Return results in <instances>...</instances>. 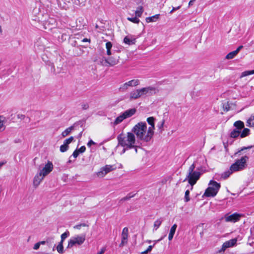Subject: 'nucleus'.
Here are the masks:
<instances>
[{"mask_svg":"<svg viewBox=\"0 0 254 254\" xmlns=\"http://www.w3.org/2000/svg\"><path fill=\"white\" fill-rule=\"evenodd\" d=\"M195 168V165L194 163H193L190 166L186 178L184 180V182L188 181L189 184L191 186V190L192 189L193 185L196 183L201 176L200 172L194 171Z\"/></svg>","mask_w":254,"mask_h":254,"instance_id":"obj_3","label":"nucleus"},{"mask_svg":"<svg viewBox=\"0 0 254 254\" xmlns=\"http://www.w3.org/2000/svg\"><path fill=\"white\" fill-rule=\"evenodd\" d=\"M95 144V142H94L92 140H90L89 141V142H88L87 143V146L88 147H90L91 146V145H93V144Z\"/></svg>","mask_w":254,"mask_h":254,"instance_id":"obj_45","label":"nucleus"},{"mask_svg":"<svg viewBox=\"0 0 254 254\" xmlns=\"http://www.w3.org/2000/svg\"><path fill=\"white\" fill-rule=\"evenodd\" d=\"M159 17V14H156L151 17H148L146 18V21L147 23L154 22Z\"/></svg>","mask_w":254,"mask_h":254,"instance_id":"obj_26","label":"nucleus"},{"mask_svg":"<svg viewBox=\"0 0 254 254\" xmlns=\"http://www.w3.org/2000/svg\"><path fill=\"white\" fill-rule=\"evenodd\" d=\"M230 136L231 137L236 138L240 136V130H238L237 129H234L230 133Z\"/></svg>","mask_w":254,"mask_h":254,"instance_id":"obj_28","label":"nucleus"},{"mask_svg":"<svg viewBox=\"0 0 254 254\" xmlns=\"http://www.w3.org/2000/svg\"><path fill=\"white\" fill-rule=\"evenodd\" d=\"M181 7V6H178V7H173L172 9L170 11V13H172L173 11H174L176 10L180 9Z\"/></svg>","mask_w":254,"mask_h":254,"instance_id":"obj_47","label":"nucleus"},{"mask_svg":"<svg viewBox=\"0 0 254 254\" xmlns=\"http://www.w3.org/2000/svg\"><path fill=\"white\" fill-rule=\"evenodd\" d=\"M74 126H72L66 129H65L62 133V135L63 137H64L66 136H67L71 132V131L74 129Z\"/></svg>","mask_w":254,"mask_h":254,"instance_id":"obj_24","label":"nucleus"},{"mask_svg":"<svg viewBox=\"0 0 254 254\" xmlns=\"http://www.w3.org/2000/svg\"><path fill=\"white\" fill-rule=\"evenodd\" d=\"M189 194H190V190H188L185 192V200L186 202H188L190 200V198L189 197Z\"/></svg>","mask_w":254,"mask_h":254,"instance_id":"obj_41","label":"nucleus"},{"mask_svg":"<svg viewBox=\"0 0 254 254\" xmlns=\"http://www.w3.org/2000/svg\"><path fill=\"white\" fill-rule=\"evenodd\" d=\"M243 216L241 214L234 213L231 215L226 214L224 216L225 221L227 222L235 223L240 220Z\"/></svg>","mask_w":254,"mask_h":254,"instance_id":"obj_11","label":"nucleus"},{"mask_svg":"<svg viewBox=\"0 0 254 254\" xmlns=\"http://www.w3.org/2000/svg\"><path fill=\"white\" fill-rule=\"evenodd\" d=\"M124 42L128 45H133L136 42V38L133 35H128L124 38Z\"/></svg>","mask_w":254,"mask_h":254,"instance_id":"obj_16","label":"nucleus"},{"mask_svg":"<svg viewBox=\"0 0 254 254\" xmlns=\"http://www.w3.org/2000/svg\"><path fill=\"white\" fill-rule=\"evenodd\" d=\"M127 19L131 21L134 23H138L140 22V20L137 17L135 16L134 17H127Z\"/></svg>","mask_w":254,"mask_h":254,"instance_id":"obj_36","label":"nucleus"},{"mask_svg":"<svg viewBox=\"0 0 254 254\" xmlns=\"http://www.w3.org/2000/svg\"><path fill=\"white\" fill-rule=\"evenodd\" d=\"M237 242V239L236 238L233 239L225 242L222 245L221 250H219V252H224L227 248H231L235 246Z\"/></svg>","mask_w":254,"mask_h":254,"instance_id":"obj_13","label":"nucleus"},{"mask_svg":"<svg viewBox=\"0 0 254 254\" xmlns=\"http://www.w3.org/2000/svg\"><path fill=\"white\" fill-rule=\"evenodd\" d=\"M69 236V232L68 231H65L62 234L61 242L64 243V240Z\"/></svg>","mask_w":254,"mask_h":254,"instance_id":"obj_35","label":"nucleus"},{"mask_svg":"<svg viewBox=\"0 0 254 254\" xmlns=\"http://www.w3.org/2000/svg\"><path fill=\"white\" fill-rule=\"evenodd\" d=\"M53 168V163L50 161H48L42 169L39 170V172L43 175V176L45 177L52 171Z\"/></svg>","mask_w":254,"mask_h":254,"instance_id":"obj_12","label":"nucleus"},{"mask_svg":"<svg viewBox=\"0 0 254 254\" xmlns=\"http://www.w3.org/2000/svg\"><path fill=\"white\" fill-rule=\"evenodd\" d=\"M39 243H40V245H45L46 244V241H41V242H38Z\"/></svg>","mask_w":254,"mask_h":254,"instance_id":"obj_57","label":"nucleus"},{"mask_svg":"<svg viewBox=\"0 0 254 254\" xmlns=\"http://www.w3.org/2000/svg\"><path fill=\"white\" fill-rule=\"evenodd\" d=\"M106 48L107 49V54L108 56L111 55V49L112 48V44L111 42H107L106 44Z\"/></svg>","mask_w":254,"mask_h":254,"instance_id":"obj_30","label":"nucleus"},{"mask_svg":"<svg viewBox=\"0 0 254 254\" xmlns=\"http://www.w3.org/2000/svg\"><path fill=\"white\" fill-rule=\"evenodd\" d=\"M82 109H84V110H86L87 109H88V105L87 104H83L82 105Z\"/></svg>","mask_w":254,"mask_h":254,"instance_id":"obj_51","label":"nucleus"},{"mask_svg":"<svg viewBox=\"0 0 254 254\" xmlns=\"http://www.w3.org/2000/svg\"><path fill=\"white\" fill-rule=\"evenodd\" d=\"M243 48V46H240L237 49L235 50V52L238 54L240 51Z\"/></svg>","mask_w":254,"mask_h":254,"instance_id":"obj_48","label":"nucleus"},{"mask_svg":"<svg viewBox=\"0 0 254 254\" xmlns=\"http://www.w3.org/2000/svg\"><path fill=\"white\" fill-rule=\"evenodd\" d=\"M6 161H2V162H0V169L1 168V167L3 165H4L5 164H6Z\"/></svg>","mask_w":254,"mask_h":254,"instance_id":"obj_54","label":"nucleus"},{"mask_svg":"<svg viewBox=\"0 0 254 254\" xmlns=\"http://www.w3.org/2000/svg\"><path fill=\"white\" fill-rule=\"evenodd\" d=\"M117 167L115 165H106L100 168L96 174L98 177L103 178L108 173L116 170Z\"/></svg>","mask_w":254,"mask_h":254,"instance_id":"obj_9","label":"nucleus"},{"mask_svg":"<svg viewBox=\"0 0 254 254\" xmlns=\"http://www.w3.org/2000/svg\"><path fill=\"white\" fill-rule=\"evenodd\" d=\"M247 126L254 128V114L252 115L247 121Z\"/></svg>","mask_w":254,"mask_h":254,"instance_id":"obj_23","label":"nucleus"},{"mask_svg":"<svg viewBox=\"0 0 254 254\" xmlns=\"http://www.w3.org/2000/svg\"><path fill=\"white\" fill-rule=\"evenodd\" d=\"M177 228V225L176 224H174L170 228L169 236H168V240L171 241L172 240L174 235L175 233Z\"/></svg>","mask_w":254,"mask_h":254,"instance_id":"obj_18","label":"nucleus"},{"mask_svg":"<svg viewBox=\"0 0 254 254\" xmlns=\"http://www.w3.org/2000/svg\"><path fill=\"white\" fill-rule=\"evenodd\" d=\"M153 247V246H149L148 248L147 249V251H149V252H150L151 251L152 248Z\"/></svg>","mask_w":254,"mask_h":254,"instance_id":"obj_53","label":"nucleus"},{"mask_svg":"<svg viewBox=\"0 0 254 254\" xmlns=\"http://www.w3.org/2000/svg\"><path fill=\"white\" fill-rule=\"evenodd\" d=\"M88 225L85 223H81L76 225L73 227L74 229H80L82 227H88Z\"/></svg>","mask_w":254,"mask_h":254,"instance_id":"obj_40","label":"nucleus"},{"mask_svg":"<svg viewBox=\"0 0 254 254\" xmlns=\"http://www.w3.org/2000/svg\"><path fill=\"white\" fill-rule=\"evenodd\" d=\"M80 153L79 152V151H78L77 149H76L74 151V152H73L72 153V156L74 157V158H76L78 155H79V154Z\"/></svg>","mask_w":254,"mask_h":254,"instance_id":"obj_42","label":"nucleus"},{"mask_svg":"<svg viewBox=\"0 0 254 254\" xmlns=\"http://www.w3.org/2000/svg\"><path fill=\"white\" fill-rule=\"evenodd\" d=\"M234 127H236L235 129L241 130L242 129L244 128V123L241 121H238L235 122L234 124Z\"/></svg>","mask_w":254,"mask_h":254,"instance_id":"obj_21","label":"nucleus"},{"mask_svg":"<svg viewBox=\"0 0 254 254\" xmlns=\"http://www.w3.org/2000/svg\"><path fill=\"white\" fill-rule=\"evenodd\" d=\"M227 106H229L228 104L223 105V108H225L227 111H228L229 110V107H227Z\"/></svg>","mask_w":254,"mask_h":254,"instance_id":"obj_50","label":"nucleus"},{"mask_svg":"<svg viewBox=\"0 0 254 254\" xmlns=\"http://www.w3.org/2000/svg\"><path fill=\"white\" fill-rule=\"evenodd\" d=\"M143 12V7L142 6H139L137 8L135 11V16L140 17L142 15Z\"/></svg>","mask_w":254,"mask_h":254,"instance_id":"obj_29","label":"nucleus"},{"mask_svg":"<svg viewBox=\"0 0 254 254\" xmlns=\"http://www.w3.org/2000/svg\"><path fill=\"white\" fill-rule=\"evenodd\" d=\"M137 138L144 142H149L152 138L154 131H151V128L147 127L145 122H139L135 125L131 129Z\"/></svg>","mask_w":254,"mask_h":254,"instance_id":"obj_1","label":"nucleus"},{"mask_svg":"<svg viewBox=\"0 0 254 254\" xmlns=\"http://www.w3.org/2000/svg\"><path fill=\"white\" fill-rule=\"evenodd\" d=\"M140 98V95L138 89H135L132 90L129 93V99L130 100H135Z\"/></svg>","mask_w":254,"mask_h":254,"instance_id":"obj_17","label":"nucleus"},{"mask_svg":"<svg viewBox=\"0 0 254 254\" xmlns=\"http://www.w3.org/2000/svg\"><path fill=\"white\" fill-rule=\"evenodd\" d=\"M128 235V229L127 227H125L122 233V241L120 246H123L127 243Z\"/></svg>","mask_w":254,"mask_h":254,"instance_id":"obj_14","label":"nucleus"},{"mask_svg":"<svg viewBox=\"0 0 254 254\" xmlns=\"http://www.w3.org/2000/svg\"><path fill=\"white\" fill-rule=\"evenodd\" d=\"M195 1V0H190L189 3V6H192Z\"/></svg>","mask_w":254,"mask_h":254,"instance_id":"obj_49","label":"nucleus"},{"mask_svg":"<svg viewBox=\"0 0 254 254\" xmlns=\"http://www.w3.org/2000/svg\"><path fill=\"white\" fill-rule=\"evenodd\" d=\"M105 62L109 66H114L118 63V60L113 58H109L105 60Z\"/></svg>","mask_w":254,"mask_h":254,"instance_id":"obj_20","label":"nucleus"},{"mask_svg":"<svg viewBox=\"0 0 254 254\" xmlns=\"http://www.w3.org/2000/svg\"><path fill=\"white\" fill-rule=\"evenodd\" d=\"M4 118L2 116H0V132L3 131L5 129V126L4 125Z\"/></svg>","mask_w":254,"mask_h":254,"instance_id":"obj_32","label":"nucleus"},{"mask_svg":"<svg viewBox=\"0 0 254 254\" xmlns=\"http://www.w3.org/2000/svg\"><path fill=\"white\" fill-rule=\"evenodd\" d=\"M105 251H106V248H102L101 249L100 251L98 252L97 253V254H103L105 253Z\"/></svg>","mask_w":254,"mask_h":254,"instance_id":"obj_46","label":"nucleus"},{"mask_svg":"<svg viewBox=\"0 0 254 254\" xmlns=\"http://www.w3.org/2000/svg\"><path fill=\"white\" fill-rule=\"evenodd\" d=\"M249 157L247 155L243 156L240 159L235 160V162L231 166V170L234 172L241 171L247 168V162Z\"/></svg>","mask_w":254,"mask_h":254,"instance_id":"obj_4","label":"nucleus"},{"mask_svg":"<svg viewBox=\"0 0 254 254\" xmlns=\"http://www.w3.org/2000/svg\"><path fill=\"white\" fill-rule=\"evenodd\" d=\"M162 222L163 219L162 218H160L155 221L153 224V230L156 231L159 228Z\"/></svg>","mask_w":254,"mask_h":254,"instance_id":"obj_22","label":"nucleus"},{"mask_svg":"<svg viewBox=\"0 0 254 254\" xmlns=\"http://www.w3.org/2000/svg\"><path fill=\"white\" fill-rule=\"evenodd\" d=\"M68 149V146H66L65 144H63L60 146V151L62 152H64L66 151Z\"/></svg>","mask_w":254,"mask_h":254,"instance_id":"obj_39","label":"nucleus"},{"mask_svg":"<svg viewBox=\"0 0 254 254\" xmlns=\"http://www.w3.org/2000/svg\"><path fill=\"white\" fill-rule=\"evenodd\" d=\"M154 121H155V118L153 117H150L147 119V122L149 125L148 128H151V131H154V129H155Z\"/></svg>","mask_w":254,"mask_h":254,"instance_id":"obj_19","label":"nucleus"},{"mask_svg":"<svg viewBox=\"0 0 254 254\" xmlns=\"http://www.w3.org/2000/svg\"><path fill=\"white\" fill-rule=\"evenodd\" d=\"M73 137L70 136L68 138L64 140V144L66 146H68V144H70L73 140Z\"/></svg>","mask_w":254,"mask_h":254,"instance_id":"obj_38","label":"nucleus"},{"mask_svg":"<svg viewBox=\"0 0 254 254\" xmlns=\"http://www.w3.org/2000/svg\"><path fill=\"white\" fill-rule=\"evenodd\" d=\"M82 41L83 42H89V43H90L91 41H90V39L84 38V39L82 40Z\"/></svg>","mask_w":254,"mask_h":254,"instance_id":"obj_52","label":"nucleus"},{"mask_svg":"<svg viewBox=\"0 0 254 254\" xmlns=\"http://www.w3.org/2000/svg\"><path fill=\"white\" fill-rule=\"evenodd\" d=\"M45 178L39 172H38L33 179V184L35 187H37Z\"/></svg>","mask_w":254,"mask_h":254,"instance_id":"obj_15","label":"nucleus"},{"mask_svg":"<svg viewBox=\"0 0 254 254\" xmlns=\"http://www.w3.org/2000/svg\"><path fill=\"white\" fill-rule=\"evenodd\" d=\"M162 240V238H161V239H159V240H157V241H155V243H157V242H159V241H160V240Z\"/></svg>","mask_w":254,"mask_h":254,"instance_id":"obj_60","label":"nucleus"},{"mask_svg":"<svg viewBox=\"0 0 254 254\" xmlns=\"http://www.w3.org/2000/svg\"><path fill=\"white\" fill-rule=\"evenodd\" d=\"M237 54L235 52V51H232L229 54H228L226 56V59L228 60H230L233 59Z\"/></svg>","mask_w":254,"mask_h":254,"instance_id":"obj_33","label":"nucleus"},{"mask_svg":"<svg viewBox=\"0 0 254 254\" xmlns=\"http://www.w3.org/2000/svg\"><path fill=\"white\" fill-rule=\"evenodd\" d=\"M233 173H234V172L231 170V167H230L229 170L224 172L221 174V178L223 179H226L228 178Z\"/></svg>","mask_w":254,"mask_h":254,"instance_id":"obj_25","label":"nucleus"},{"mask_svg":"<svg viewBox=\"0 0 254 254\" xmlns=\"http://www.w3.org/2000/svg\"><path fill=\"white\" fill-rule=\"evenodd\" d=\"M131 197H132V196H126V197H124L122 200H127L128 199H129L130 198H131Z\"/></svg>","mask_w":254,"mask_h":254,"instance_id":"obj_56","label":"nucleus"},{"mask_svg":"<svg viewBox=\"0 0 254 254\" xmlns=\"http://www.w3.org/2000/svg\"><path fill=\"white\" fill-rule=\"evenodd\" d=\"M164 123H165V121L162 120L161 122H160L159 123H158V124H157V127L158 128V129L160 132H161L163 130V127Z\"/></svg>","mask_w":254,"mask_h":254,"instance_id":"obj_37","label":"nucleus"},{"mask_svg":"<svg viewBox=\"0 0 254 254\" xmlns=\"http://www.w3.org/2000/svg\"><path fill=\"white\" fill-rule=\"evenodd\" d=\"M148 252H149L147 251V249H146L145 251L141 252L140 254H146L148 253Z\"/></svg>","mask_w":254,"mask_h":254,"instance_id":"obj_59","label":"nucleus"},{"mask_svg":"<svg viewBox=\"0 0 254 254\" xmlns=\"http://www.w3.org/2000/svg\"><path fill=\"white\" fill-rule=\"evenodd\" d=\"M137 148H138V147L136 145H135V144H134V147L132 148L134 149L136 153H137Z\"/></svg>","mask_w":254,"mask_h":254,"instance_id":"obj_55","label":"nucleus"},{"mask_svg":"<svg viewBox=\"0 0 254 254\" xmlns=\"http://www.w3.org/2000/svg\"><path fill=\"white\" fill-rule=\"evenodd\" d=\"M209 186L206 190L204 195L207 197H213L218 193L220 188V184L216 181L211 180L209 183Z\"/></svg>","mask_w":254,"mask_h":254,"instance_id":"obj_6","label":"nucleus"},{"mask_svg":"<svg viewBox=\"0 0 254 254\" xmlns=\"http://www.w3.org/2000/svg\"><path fill=\"white\" fill-rule=\"evenodd\" d=\"M77 150L79 153H83L85 151L86 147L84 146H82L81 147H80V148L79 149H77Z\"/></svg>","mask_w":254,"mask_h":254,"instance_id":"obj_43","label":"nucleus"},{"mask_svg":"<svg viewBox=\"0 0 254 254\" xmlns=\"http://www.w3.org/2000/svg\"><path fill=\"white\" fill-rule=\"evenodd\" d=\"M246 148H242L241 150H239V151H238L237 152H236V153H235V155H237V154H238L239 153H240V152H241V151H243L244 149H246Z\"/></svg>","mask_w":254,"mask_h":254,"instance_id":"obj_58","label":"nucleus"},{"mask_svg":"<svg viewBox=\"0 0 254 254\" xmlns=\"http://www.w3.org/2000/svg\"><path fill=\"white\" fill-rule=\"evenodd\" d=\"M57 251L61 254L64 253V246L63 243L60 242L56 247Z\"/></svg>","mask_w":254,"mask_h":254,"instance_id":"obj_31","label":"nucleus"},{"mask_svg":"<svg viewBox=\"0 0 254 254\" xmlns=\"http://www.w3.org/2000/svg\"><path fill=\"white\" fill-rule=\"evenodd\" d=\"M151 240H148L147 241V242L148 243H151Z\"/></svg>","mask_w":254,"mask_h":254,"instance_id":"obj_61","label":"nucleus"},{"mask_svg":"<svg viewBox=\"0 0 254 254\" xmlns=\"http://www.w3.org/2000/svg\"><path fill=\"white\" fill-rule=\"evenodd\" d=\"M135 112L136 109L135 108L127 110L121 114V115L117 117L115 121L113 122H112L111 124L113 126H116L121 123L124 120L133 116Z\"/></svg>","mask_w":254,"mask_h":254,"instance_id":"obj_7","label":"nucleus"},{"mask_svg":"<svg viewBox=\"0 0 254 254\" xmlns=\"http://www.w3.org/2000/svg\"><path fill=\"white\" fill-rule=\"evenodd\" d=\"M250 129L247 128H244L242 131H240V137L244 138L250 134Z\"/></svg>","mask_w":254,"mask_h":254,"instance_id":"obj_27","label":"nucleus"},{"mask_svg":"<svg viewBox=\"0 0 254 254\" xmlns=\"http://www.w3.org/2000/svg\"><path fill=\"white\" fill-rule=\"evenodd\" d=\"M118 145L122 146L124 149L122 154L124 153L127 150L134 147L136 143L135 134L132 132H127L126 134L120 133L117 137Z\"/></svg>","mask_w":254,"mask_h":254,"instance_id":"obj_2","label":"nucleus"},{"mask_svg":"<svg viewBox=\"0 0 254 254\" xmlns=\"http://www.w3.org/2000/svg\"><path fill=\"white\" fill-rule=\"evenodd\" d=\"M40 246V243H37L34 245V246L33 247V249L37 250L39 249Z\"/></svg>","mask_w":254,"mask_h":254,"instance_id":"obj_44","label":"nucleus"},{"mask_svg":"<svg viewBox=\"0 0 254 254\" xmlns=\"http://www.w3.org/2000/svg\"><path fill=\"white\" fill-rule=\"evenodd\" d=\"M254 74V72H253V70L245 71L241 73V75L240 76V78H243V77H245L246 76H248V75H251V74Z\"/></svg>","mask_w":254,"mask_h":254,"instance_id":"obj_34","label":"nucleus"},{"mask_svg":"<svg viewBox=\"0 0 254 254\" xmlns=\"http://www.w3.org/2000/svg\"><path fill=\"white\" fill-rule=\"evenodd\" d=\"M85 241V235H77L72 237L68 241L67 249H71L74 247H79L82 245Z\"/></svg>","mask_w":254,"mask_h":254,"instance_id":"obj_5","label":"nucleus"},{"mask_svg":"<svg viewBox=\"0 0 254 254\" xmlns=\"http://www.w3.org/2000/svg\"><path fill=\"white\" fill-rule=\"evenodd\" d=\"M140 95V97L145 96H150L155 93V88L152 86L138 89Z\"/></svg>","mask_w":254,"mask_h":254,"instance_id":"obj_10","label":"nucleus"},{"mask_svg":"<svg viewBox=\"0 0 254 254\" xmlns=\"http://www.w3.org/2000/svg\"><path fill=\"white\" fill-rule=\"evenodd\" d=\"M71 162V160H69V161H68V162H69V163H70Z\"/></svg>","mask_w":254,"mask_h":254,"instance_id":"obj_62","label":"nucleus"},{"mask_svg":"<svg viewBox=\"0 0 254 254\" xmlns=\"http://www.w3.org/2000/svg\"><path fill=\"white\" fill-rule=\"evenodd\" d=\"M253 70V72H254V70Z\"/></svg>","mask_w":254,"mask_h":254,"instance_id":"obj_63","label":"nucleus"},{"mask_svg":"<svg viewBox=\"0 0 254 254\" xmlns=\"http://www.w3.org/2000/svg\"><path fill=\"white\" fill-rule=\"evenodd\" d=\"M140 84V80L137 79H133L122 84L119 88L120 92L127 91L129 87H135Z\"/></svg>","mask_w":254,"mask_h":254,"instance_id":"obj_8","label":"nucleus"}]
</instances>
